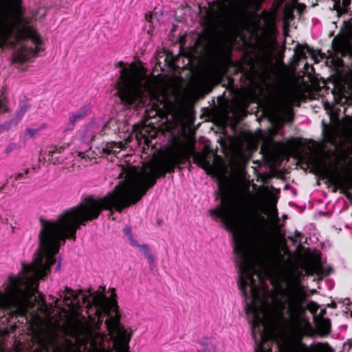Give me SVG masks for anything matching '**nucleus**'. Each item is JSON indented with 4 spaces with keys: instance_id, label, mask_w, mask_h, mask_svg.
<instances>
[{
    "instance_id": "f03ea898",
    "label": "nucleus",
    "mask_w": 352,
    "mask_h": 352,
    "mask_svg": "<svg viewBox=\"0 0 352 352\" xmlns=\"http://www.w3.org/2000/svg\"><path fill=\"white\" fill-rule=\"evenodd\" d=\"M4 46L14 47L13 63L28 61L43 50L39 34L25 23L17 3L0 12V47Z\"/></svg>"
},
{
    "instance_id": "b1692460",
    "label": "nucleus",
    "mask_w": 352,
    "mask_h": 352,
    "mask_svg": "<svg viewBox=\"0 0 352 352\" xmlns=\"http://www.w3.org/2000/svg\"><path fill=\"white\" fill-rule=\"evenodd\" d=\"M319 306L311 302H310L308 306H307V308L311 311V312H312L313 314L316 313L318 309Z\"/></svg>"
},
{
    "instance_id": "a211bd4d",
    "label": "nucleus",
    "mask_w": 352,
    "mask_h": 352,
    "mask_svg": "<svg viewBox=\"0 0 352 352\" xmlns=\"http://www.w3.org/2000/svg\"><path fill=\"white\" fill-rule=\"evenodd\" d=\"M149 80L152 82L153 84V86L154 87V94L153 95L149 96V97H147L146 99H144V101L145 102L143 103V104H140V105H144L146 103H149L150 102L153 101V100H159V98H159L160 96H157V89H156V87H155V85L154 84V82L149 78Z\"/></svg>"
},
{
    "instance_id": "2f4dec72",
    "label": "nucleus",
    "mask_w": 352,
    "mask_h": 352,
    "mask_svg": "<svg viewBox=\"0 0 352 352\" xmlns=\"http://www.w3.org/2000/svg\"><path fill=\"white\" fill-rule=\"evenodd\" d=\"M349 344L351 348H352V339L349 340Z\"/></svg>"
},
{
    "instance_id": "4be33fe9",
    "label": "nucleus",
    "mask_w": 352,
    "mask_h": 352,
    "mask_svg": "<svg viewBox=\"0 0 352 352\" xmlns=\"http://www.w3.org/2000/svg\"><path fill=\"white\" fill-rule=\"evenodd\" d=\"M16 145L14 143L9 144L5 148L4 153L7 155L16 149Z\"/></svg>"
},
{
    "instance_id": "5701e85b",
    "label": "nucleus",
    "mask_w": 352,
    "mask_h": 352,
    "mask_svg": "<svg viewBox=\"0 0 352 352\" xmlns=\"http://www.w3.org/2000/svg\"><path fill=\"white\" fill-rule=\"evenodd\" d=\"M196 158L202 164H207V165L210 164V163L207 161L206 157L204 155H197Z\"/></svg>"
},
{
    "instance_id": "393cba45",
    "label": "nucleus",
    "mask_w": 352,
    "mask_h": 352,
    "mask_svg": "<svg viewBox=\"0 0 352 352\" xmlns=\"http://www.w3.org/2000/svg\"><path fill=\"white\" fill-rule=\"evenodd\" d=\"M28 173H29V169L28 168L25 170L24 173H16V174L13 175L12 176V177H13L14 179L16 181V180L19 179L20 178H21L24 174L28 175Z\"/></svg>"
},
{
    "instance_id": "7ed1b4c3",
    "label": "nucleus",
    "mask_w": 352,
    "mask_h": 352,
    "mask_svg": "<svg viewBox=\"0 0 352 352\" xmlns=\"http://www.w3.org/2000/svg\"><path fill=\"white\" fill-rule=\"evenodd\" d=\"M120 75L113 85V94L126 105L139 107L154 94V87L144 68L138 63H121Z\"/></svg>"
},
{
    "instance_id": "412c9836",
    "label": "nucleus",
    "mask_w": 352,
    "mask_h": 352,
    "mask_svg": "<svg viewBox=\"0 0 352 352\" xmlns=\"http://www.w3.org/2000/svg\"><path fill=\"white\" fill-rule=\"evenodd\" d=\"M28 108V105L27 103H23L19 111H18L16 116L19 119L21 118L23 115L25 113Z\"/></svg>"
},
{
    "instance_id": "473e14b6",
    "label": "nucleus",
    "mask_w": 352,
    "mask_h": 352,
    "mask_svg": "<svg viewBox=\"0 0 352 352\" xmlns=\"http://www.w3.org/2000/svg\"><path fill=\"white\" fill-rule=\"evenodd\" d=\"M5 221H6V222L7 223H8V217H5Z\"/></svg>"
},
{
    "instance_id": "f3484780",
    "label": "nucleus",
    "mask_w": 352,
    "mask_h": 352,
    "mask_svg": "<svg viewBox=\"0 0 352 352\" xmlns=\"http://www.w3.org/2000/svg\"><path fill=\"white\" fill-rule=\"evenodd\" d=\"M8 107L7 105V96L5 92H2L0 94V113L8 111Z\"/></svg>"
},
{
    "instance_id": "c85d7f7f",
    "label": "nucleus",
    "mask_w": 352,
    "mask_h": 352,
    "mask_svg": "<svg viewBox=\"0 0 352 352\" xmlns=\"http://www.w3.org/2000/svg\"><path fill=\"white\" fill-rule=\"evenodd\" d=\"M146 20L150 22V23H152V15L151 14H146Z\"/></svg>"
},
{
    "instance_id": "2eb2a0df",
    "label": "nucleus",
    "mask_w": 352,
    "mask_h": 352,
    "mask_svg": "<svg viewBox=\"0 0 352 352\" xmlns=\"http://www.w3.org/2000/svg\"><path fill=\"white\" fill-rule=\"evenodd\" d=\"M295 98V94L294 92H288L286 93L284 96H283L280 98V105L283 108H287L288 105H289L292 102H293Z\"/></svg>"
},
{
    "instance_id": "6ab92c4d",
    "label": "nucleus",
    "mask_w": 352,
    "mask_h": 352,
    "mask_svg": "<svg viewBox=\"0 0 352 352\" xmlns=\"http://www.w3.org/2000/svg\"><path fill=\"white\" fill-rule=\"evenodd\" d=\"M315 349L316 352H333L329 345L323 344H318Z\"/></svg>"
},
{
    "instance_id": "7c9ffc66",
    "label": "nucleus",
    "mask_w": 352,
    "mask_h": 352,
    "mask_svg": "<svg viewBox=\"0 0 352 352\" xmlns=\"http://www.w3.org/2000/svg\"><path fill=\"white\" fill-rule=\"evenodd\" d=\"M326 312L325 309H321L319 315L322 316Z\"/></svg>"
},
{
    "instance_id": "423d86ee",
    "label": "nucleus",
    "mask_w": 352,
    "mask_h": 352,
    "mask_svg": "<svg viewBox=\"0 0 352 352\" xmlns=\"http://www.w3.org/2000/svg\"><path fill=\"white\" fill-rule=\"evenodd\" d=\"M254 206L257 210L267 215L276 226H278L276 199L267 190L258 192Z\"/></svg>"
},
{
    "instance_id": "f8f14e48",
    "label": "nucleus",
    "mask_w": 352,
    "mask_h": 352,
    "mask_svg": "<svg viewBox=\"0 0 352 352\" xmlns=\"http://www.w3.org/2000/svg\"><path fill=\"white\" fill-rule=\"evenodd\" d=\"M86 113V109H82L74 112L72 115H71L69 118L68 121V129H72L76 122H78V121L81 120L85 118Z\"/></svg>"
},
{
    "instance_id": "dca6fc26",
    "label": "nucleus",
    "mask_w": 352,
    "mask_h": 352,
    "mask_svg": "<svg viewBox=\"0 0 352 352\" xmlns=\"http://www.w3.org/2000/svg\"><path fill=\"white\" fill-rule=\"evenodd\" d=\"M140 251H142L144 255L146 256L147 259L151 263H153L154 262V257L150 252L149 246L146 244H142V245H138Z\"/></svg>"
},
{
    "instance_id": "4468645a",
    "label": "nucleus",
    "mask_w": 352,
    "mask_h": 352,
    "mask_svg": "<svg viewBox=\"0 0 352 352\" xmlns=\"http://www.w3.org/2000/svg\"><path fill=\"white\" fill-rule=\"evenodd\" d=\"M350 3L351 0H338L333 2V9L337 12L338 15H341L346 12Z\"/></svg>"
},
{
    "instance_id": "c756f323",
    "label": "nucleus",
    "mask_w": 352,
    "mask_h": 352,
    "mask_svg": "<svg viewBox=\"0 0 352 352\" xmlns=\"http://www.w3.org/2000/svg\"><path fill=\"white\" fill-rule=\"evenodd\" d=\"M60 261H58L57 263V265H56V270L58 271L60 270Z\"/></svg>"
},
{
    "instance_id": "e433bc0d",
    "label": "nucleus",
    "mask_w": 352,
    "mask_h": 352,
    "mask_svg": "<svg viewBox=\"0 0 352 352\" xmlns=\"http://www.w3.org/2000/svg\"><path fill=\"white\" fill-rule=\"evenodd\" d=\"M288 113H291V110L290 109H288Z\"/></svg>"
},
{
    "instance_id": "6e6552de",
    "label": "nucleus",
    "mask_w": 352,
    "mask_h": 352,
    "mask_svg": "<svg viewBox=\"0 0 352 352\" xmlns=\"http://www.w3.org/2000/svg\"><path fill=\"white\" fill-rule=\"evenodd\" d=\"M117 336L114 345L117 347V352H129V342L131 339V334L122 326H115Z\"/></svg>"
},
{
    "instance_id": "72a5a7b5",
    "label": "nucleus",
    "mask_w": 352,
    "mask_h": 352,
    "mask_svg": "<svg viewBox=\"0 0 352 352\" xmlns=\"http://www.w3.org/2000/svg\"><path fill=\"white\" fill-rule=\"evenodd\" d=\"M260 219H261V220H265V218H264L263 216H261V217H260Z\"/></svg>"
},
{
    "instance_id": "c9c22d12",
    "label": "nucleus",
    "mask_w": 352,
    "mask_h": 352,
    "mask_svg": "<svg viewBox=\"0 0 352 352\" xmlns=\"http://www.w3.org/2000/svg\"><path fill=\"white\" fill-rule=\"evenodd\" d=\"M161 105H163V107H165V104H163V103H162V102H161Z\"/></svg>"
},
{
    "instance_id": "39448f33",
    "label": "nucleus",
    "mask_w": 352,
    "mask_h": 352,
    "mask_svg": "<svg viewBox=\"0 0 352 352\" xmlns=\"http://www.w3.org/2000/svg\"><path fill=\"white\" fill-rule=\"evenodd\" d=\"M253 0H217L209 4L206 10V21L208 23H215L230 15L240 4L248 3Z\"/></svg>"
},
{
    "instance_id": "1a4fd4ad",
    "label": "nucleus",
    "mask_w": 352,
    "mask_h": 352,
    "mask_svg": "<svg viewBox=\"0 0 352 352\" xmlns=\"http://www.w3.org/2000/svg\"><path fill=\"white\" fill-rule=\"evenodd\" d=\"M104 127L103 123L91 122L85 129L82 135V140L88 144L92 142L96 134L102 132Z\"/></svg>"
},
{
    "instance_id": "9d476101",
    "label": "nucleus",
    "mask_w": 352,
    "mask_h": 352,
    "mask_svg": "<svg viewBox=\"0 0 352 352\" xmlns=\"http://www.w3.org/2000/svg\"><path fill=\"white\" fill-rule=\"evenodd\" d=\"M63 151L64 146H52L44 151L43 159L54 164H58L60 162V159L56 155L61 153Z\"/></svg>"
},
{
    "instance_id": "0eeeda50",
    "label": "nucleus",
    "mask_w": 352,
    "mask_h": 352,
    "mask_svg": "<svg viewBox=\"0 0 352 352\" xmlns=\"http://www.w3.org/2000/svg\"><path fill=\"white\" fill-rule=\"evenodd\" d=\"M335 84L340 94V96L336 99V102L342 106H347L344 110L346 113L348 108L352 106V73L335 79Z\"/></svg>"
},
{
    "instance_id": "bb28decb",
    "label": "nucleus",
    "mask_w": 352,
    "mask_h": 352,
    "mask_svg": "<svg viewBox=\"0 0 352 352\" xmlns=\"http://www.w3.org/2000/svg\"><path fill=\"white\" fill-rule=\"evenodd\" d=\"M301 236V233L297 230H296L294 233V237L296 242L301 243L302 240L300 239Z\"/></svg>"
},
{
    "instance_id": "aec40b11",
    "label": "nucleus",
    "mask_w": 352,
    "mask_h": 352,
    "mask_svg": "<svg viewBox=\"0 0 352 352\" xmlns=\"http://www.w3.org/2000/svg\"><path fill=\"white\" fill-rule=\"evenodd\" d=\"M124 231V233L128 236L129 239L130 240L131 245H133V246L138 245V243L133 238V234H132L131 229L130 228H125Z\"/></svg>"
},
{
    "instance_id": "a878e982",
    "label": "nucleus",
    "mask_w": 352,
    "mask_h": 352,
    "mask_svg": "<svg viewBox=\"0 0 352 352\" xmlns=\"http://www.w3.org/2000/svg\"><path fill=\"white\" fill-rule=\"evenodd\" d=\"M340 184L343 186V188L346 189L352 188V182H342L339 181Z\"/></svg>"
},
{
    "instance_id": "f704fd0d",
    "label": "nucleus",
    "mask_w": 352,
    "mask_h": 352,
    "mask_svg": "<svg viewBox=\"0 0 352 352\" xmlns=\"http://www.w3.org/2000/svg\"><path fill=\"white\" fill-rule=\"evenodd\" d=\"M161 105H163V107H165V104H163V103H162V102H161Z\"/></svg>"
},
{
    "instance_id": "ddd939ff",
    "label": "nucleus",
    "mask_w": 352,
    "mask_h": 352,
    "mask_svg": "<svg viewBox=\"0 0 352 352\" xmlns=\"http://www.w3.org/2000/svg\"><path fill=\"white\" fill-rule=\"evenodd\" d=\"M122 146L123 145L121 142H106L102 145L103 151L107 154L118 153L122 149Z\"/></svg>"
},
{
    "instance_id": "cd10ccee",
    "label": "nucleus",
    "mask_w": 352,
    "mask_h": 352,
    "mask_svg": "<svg viewBox=\"0 0 352 352\" xmlns=\"http://www.w3.org/2000/svg\"><path fill=\"white\" fill-rule=\"evenodd\" d=\"M78 157H80L81 159H85L87 157H89V155L85 152H79Z\"/></svg>"
},
{
    "instance_id": "9b49d317",
    "label": "nucleus",
    "mask_w": 352,
    "mask_h": 352,
    "mask_svg": "<svg viewBox=\"0 0 352 352\" xmlns=\"http://www.w3.org/2000/svg\"><path fill=\"white\" fill-rule=\"evenodd\" d=\"M315 323L320 334L324 336L330 332L331 322L329 319L322 317L316 318Z\"/></svg>"
},
{
    "instance_id": "f257e3e1",
    "label": "nucleus",
    "mask_w": 352,
    "mask_h": 352,
    "mask_svg": "<svg viewBox=\"0 0 352 352\" xmlns=\"http://www.w3.org/2000/svg\"><path fill=\"white\" fill-rule=\"evenodd\" d=\"M62 244H39L32 262L22 265V272L11 276L6 289L5 306L21 316L30 313L33 320L32 331L41 345H47L55 337L56 325L37 314L30 313L35 305L45 315L52 307L58 309L60 320L78 327L84 336L85 352H117L114 344L117 336L116 325L121 326L117 302L103 293L93 294L66 287L59 298L50 296V307L38 294V279L45 276L57 259ZM78 352H81L80 350Z\"/></svg>"
},
{
    "instance_id": "20e7f679",
    "label": "nucleus",
    "mask_w": 352,
    "mask_h": 352,
    "mask_svg": "<svg viewBox=\"0 0 352 352\" xmlns=\"http://www.w3.org/2000/svg\"><path fill=\"white\" fill-rule=\"evenodd\" d=\"M334 54L327 60V65L335 71V79L352 73V18L344 21L341 35L333 41Z\"/></svg>"
}]
</instances>
